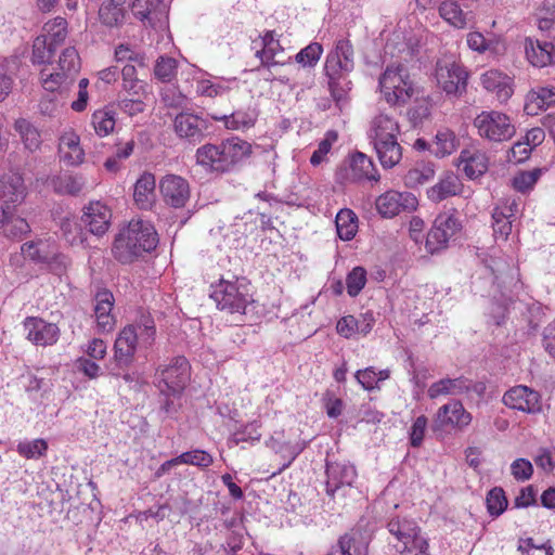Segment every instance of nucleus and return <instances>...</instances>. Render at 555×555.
<instances>
[{"label":"nucleus","instance_id":"4468645a","mask_svg":"<svg viewBox=\"0 0 555 555\" xmlns=\"http://www.w3.org/2000/svg\"><path fill=\"white\" fill-rule=\"evenodd\" d=\"M210 122L192 112H181L173 119V130L178 138L189 143H199L208 134Z\"/></svg>","mask_w":555,"mask_h":555},{"label":"nucleus","instance_id":"338daca9","mask_svg":"<svg viewBox=\"0 0 555 555\" xmlns=\"http://www.w3.org/2000/svg\"><path fill=\"white\" fill-rule=\"evenodd\" d=\"M163 4V0H134L132 3L133 15L140 21H150L151 15L155 13Z\"/></svg>","mask_w":555,"mask_h":555},{"label":"nucleus","instance_id":"58836bf2","mask_svg":"<svg viewBox=\"0 0 555 555\" xmlns=\"http://www.w3.org/2000/svg\"><path fill=\"white\" fill-rule=\"evenodd\" d=\"M14 129L18 132L24 146L30 151H37L41 145V135L38 129L28 120L21 118L14 124Z\"/></svg>","mask_w":555,"mask_h":555},{"label":"nucleus","instance_id":"0eeeda50","mask_svg":"<svg viewBox=\"0 0 555 555\" xmlns=\"http://www.w3.org/2000/svg\"><path fill=\"white\" fill-rule=\"evenodd\" d=\"M379 88L390 105H403L413 94V83L408 68L402 64H391L379 77Z\"/></svg>","mask_w":555,"mask_h":555},{"label":"nucleus","instance_id":"a211bd4d","mask_svg":"<svg viewBox=\"0 0 555 555\" xmlns=\"http://www.w3.org/2000/svg\"><path fill=\"white\" fill-rule=\"evenodd\" d=\"M325 491L331 498L345 487L352 486L357 478L356 467L346 461H333L326 463Z\"/></svg>","mask_w":555,"mask_h":555},{"label":"nucleus","instance_id":"f704fd0d","mask_svg":"<svg viewBox=\"0 0 555 555\" xmlns=\"http://www.w3.org/2000/svg\"><path fill=\"white\" fill-rule=\"evenodd\" d=\"M435 165L430 162H417L403 177L405 186L418 188L435 177Z\"/></svg>","mask_w":555,"mask_h":555},{"label":"nucleus","instance_id":"13d9d810","mask_svg":"<svg viewBox=\"0 0 555 555\" xmlns=\"http://www.w3.org/2000/svg\"><path fill=\"white\" fill-rule=\"evenodd\" d=\"M229 91V87L222 81H214L211 79H198L196 81V93L201 96L217 98L222 96Z\"/></svg>","mask_w":555,"mask_h":555},{"label":"nucleus","instance_id":"bf43d9fd","mask_svg":"<svg viewBox=\"0 0 555 555\" xmlns=\"http://www.w3.org/2000/svg\"><path fill=\"white\" fill-rule=\"evenodd\" d=\"M323 53L322 44L312 42L301 49L295 56L297 63L305 67H314Z\"/></svg>","mask_w":555,"mask_h":555},{"label":"nucleus","instance_id":"2f4dec72","mask_svg":"<svg viewBox=\"0 0 555 555\" xmlns=\"http://www.w3.org/2000/svg\"><path fill=\"white\" fill-rule=\"evenodd\" d=\"M114 306V296L108 291L99 292L95 296L94 314L99 330L108 332L114 326L112 309Z\"/></svg>","mask_w":555,"mask_h":555},{"label":"nucleus","instance_id":"6e6552de","mask_svg":"<svg viewBox=\"0 0 555 555\" xmlns=\"http://www.w3.org/2000/svg\"><path fill=\"white\" fill-rule=\"evenodd\" d=\"M336 179L339 183L374 185L380 181V175L371 157L362 152H354L338 168Z\"/></svg>","mask_w":555,"mask_h":555},{"label":"nucleus","instance_id":"3c124183","mask_svg":"<svg viewBox=\"0 0 555 555\" xmlns=\"http://www.w3.org/2000/svg\"><path fill=\"white\" fill-rule=\"evenodd\" d=\"M180 464L193 465L198 468L205 469L214 463V457L207 451L195 449L186 451L178 455Z\"/></svg>","mask_w":555,"mask_h":555},{"label":"nucleus","instance_id":"79ce46f5","mask_svg":"<svg viewBox=\"0 0 555 555\" xmlns=\"http://www.w3.org/2000/svg\"><path fill=\"white\" fill-rule=\"evenodd\" d=\"M461 163L464 164L463 170L470 179L481 176L487 170V164L482 154H470L469 151H462L460 156Z\"/></svg>","mask_w":555,"mask_h":555},{"label":"nucleus","instance_id":"052dcab7","mask_svg":"<svg viewBox=\"0 0 555 555\" xmlns=\"http://www.w3.org/2000/svg\"><path fill=\"white\" fill-rule=\"evenodd\" d=\"M125 15L121 9L109 5L108 1H104L99 10L101 22L108 27L120 26L125 21Z\"/></svg>","mask_w":555,"mask_h":555},{"label":"nucleus","instance_id":"bb28decb","mask_svg":"<svg viewBox=\"0 0 555 555\" xmlns=\"http://www.w3.org/2000/svg\"><path fill=\"white\" fill-rule=\"evenodd\" d=\"M56 248L54 241L38 240L36 242L24 243L21 247L22 255L11 257V261H20L22 257L28 258L38 263H47L52 258V254Z\"/></svg>","mask_w":555,"mask_h":555},{"label":"nucleus","instance_id":"423d86ee","mask_svg":"<svg viewBox=\"0 0 555 555\" xmlns=\"http://www.w3.org/2000/svg\"><path fill=\"white\" fill-rule=\"evenodd\" d=\"M387 530L396 541L390 543L399 555L412 551H417L415 555H429L428 541L421 534V527L414 519L405 516L391 517L387 522Z\"/></svg>","mask_w":555,"mask_h":555},{"label":"nucleus","instance_id":"dca6fc26","mask_svg":"<svg viewBox=\"0 0 555 555\" xmlns=\"http://www.w3.org/2000/svg\"><path fill=\"white\" fill-rule=\"evenodd\" d=\"M376 209L385 218H392L403 211L415 210L418 202L410 192L390 190L376 198Z\"/></svg>","mask_w":555,"mask_h":555},{"label":"nucleus","instance_id":"49530a36","mask_svg":"<svg viewBox=\"0 0 555 555\" xmlns=\"http://www.w3.org/2000/svg\"><path fill=\"white\" fill-rule=\"evenodd\" d=\"M439 14L447 23L456 28H463L466 25L465 14L455 1L441 2Z\"/></svg>","mask_w":555,"mask_h":555},{"label":"nucleus","instance_id":"c03bdc74","mask_svg":"<svg viewBox=\"0 0 555 555\" xmlns=\"http://www.w3.org/2000/svg\"><path fill=\"white\" fill-rule=\"evenodd\" d=\"M67 21L64 17L57 16L46 23L44 30L47 35L42 37L48 39V42L56 49L67 37Z\"/></svg>","mask_w":555,"mask_h":555},{"label":"nucleus","instance_id":"b1692460","mask_svg":"<svg viewBox=\"0 0 555 555\" xmlns=\"http://www.w3.org/2000/svg\"><path fill=\"white\" fill-rule=\"evenodd\" d=\"M135 328L130 325L125 326L118 334L115 345V360L119 365H129L135 353L137 347H139Z\"/></svg>","mask_w":555,"mask_h":555},{"label":"nucleus","instance_id":"6e6d98bb","mask_svg":"<svg viewBox=\"0 0 555 555\" xmlns=\"http://www.w3.org/2000/svg\"><path fill=\"white\" fill-rule=\"evenodd\" d=\"M492 228L495 240L506 241L512 232L513 220L507 218L506 211L494 209L492 212Z\"/></svg>","mask_w":555,"mask_h":555},{"label":"nucleus","instance_id":"f257e3e1","mask_svg":"<svg viewBox=\"0 0 555 555\" xmlns=\"http://www.w3.org/2000/svg\"><path fill=\"white\" fill-rule=\"evenodd\" d=\"M353 68L354 53L352 44L346 39L337 40L334 50L326 56L324 73L331 96L339 107L347 103L348 93L352 86L348 75Z\"/></svg>","mask_w":555,"mask_h":555},{"label":"nucleus","instance_id":"9d476101","mask_svg":"<svg viewBox=\"0 0 555 555\" xmlns=\"http://www.w3.org/2000/svg\"><path fill=\"white\" fill-rule=\"evenodd\" d=\"M435 77L437 86L449 96L459 98L466 92L468 72L455 60H439L436 64Z\"/></svg>","mask_w":555,"mask_h":555},{"label":"nucleus","instance_id":"72a5a7b5","mask_svg":"<svg viewBox=\"0 0 555 555\" xmlns=\"http://www.w3.org/2000/svg\"><path fill=\"white\" fill-rule=\"evenodd\" d=\"M400 128L398 122L389 115L380 113L371 121L369 137L372 141L392 139L398 137Z\"/></svg>","mask_w":555,"mask_h":555},{"label":"nucleus","instance_id":"a878e982","mask_svg":"<svg viewBox=\"0 0 555 555\" xmlns=\"http://www.w3.org/2000/svg\"><path fill=\"white\" fill-rule=\"evenodd\" d=\"M59 153L67 165H80L85 159V151L80 145L79 135L72 130L65 131L60 138Z\"/></svg>","mask_w":555,"mask_h":555},{"label":"nucleus","instance_id":"de8ad7c7","mask_svg":"<svg viewBox=\"0 0 555 555\" xmlns=\"http://www.w3.org/2000/svg\"><path fill=\"white\" fill-rule=\"evenodd\" d=\"M61 231L64 238L72 246L82 245L86 241L85 232L74 217H65L62 220Z\"/></svg>","mask_w":555,"mask_h":555},{"label":"nucleus","instance_id":"c756f323","mask_svg":"<svg viewBox=\"0 0 555 555\" xmlns=\"http://www.w3.org/2000/svg\"><path fill=\"white\" fill-rule=\"evenodd\" d=\"M462 183L453 172H446L439 181L427 190V197L434 203H440L461 192Z\"/></svg>","mask_w":555,"mask_h":555},{"label":"nucleus","instance_id":"20e7f679","mask_svg":"<svg viewBox=\"0 0 555 555\" xmlns=\"http://www.w3.org/2000/svg\"><path fill=\"white\" fill-rule=\"evenodd\" d=\"M190 379V364L185 357L178 356L168 363L160 364L156 371L157 388L165 396L163 410L166 413L176 411L170 397H179Z\"/></svg>","mask_w":555,"mask_h":555},{"label":"nucleus","instance_id":"a18cd8bd","mask_svg":"<svg viewBox=\"0 0 555 555\" xmlns=\"http://www.w3.org/2000/svg\"><path fill=\"white\" fill-rule=\"evenodd\" d=\"M389 376V370H380L377 372L373 366L359 370L356 373V379L365 390H373L377 388L378 383L388 379Z\"/></svg>","mask_w":555,"mask_h":555},{"label":"nucleus","instance_id":"0e129e2a","mask_svg":"<svg viewBox=\"0 0 555 555\" xmlns=\"http://www.w3.org/2000/svg\"><path fill=\"white\" fill-rule=\"evenodd\" d=\"M366 283V271L362 267L353 268L346 278L347 293L356 297Z\"/></svg>","mask_w":555,"mask_h":555},{"label":"nucleus","instance_id":"412c9836","mask_svg":"<svg viewBox=\"0 0 555 555\" xmlns=\"http://www.w3.org/2000/svg\"><path fill=\"white\" fill-rule=\"evenodd\" d=\"M482 384H473L472 380L461 376L456 378H442L430 385L427 395L430 399H436L440 396H460L467 393L472 390L481 392L483 390Z\"/></svg>","mask_w":555,"mask_h":555},{"label":"nucleus","instance_id":"603ef678","mask_svg":"<svg viewBox=\"0 0 555 555\" xmlns=\"http://www.w3.org/2000/svg\"><path fill=\"white\" fill-rule=\"evenodd\" d=\"M48 443L44 439L20 441L16 451L25 459H39L46 454Z\"/></svg>","mask_w":555,"mask_h":555},{"label":"nucleus","instance_id":"ddd939ff","mask_svg":"<svg viewBox=\"0 0 555 555\" xmlns=\"http://www.w3.org/2000/svg\"><path fill=\"white\" fill-rule=\"evenodd\" d=\"M459 219L449 212L439 214L426 237V249L430 254L448 247L450 240L460 231Z\"/></svg>","mask_w":555,"mask_h":555},{"label":"nucleus","instance_id":"7c9ffc66","mask_svg":"<svg viewBox=\"0 0 555 555\" xmlns=\"http://www.w3.org/2000/svg\"><path fill=\"white\" fill-rule=\"evenodd\" d=\"M217 121H222L227 129L245 130L255 126L258 119V111L256 107L248 106L234 111L230 115L212 116Z\"/></svg>","mask_w":555,"mask_h":555},{"label":"nucleus","instance_id":"4d7b16f0","mask_svg":"<svg viewBox=\"0 0 555 555\" xmlns=\"http://www.w3.org/2000/svg\"><path fill=\"white\" fill-rule=\"evenodd\" d=\"M55 48L48 42V39L37 37L33 44L31 61L34 64L49 63L54 55Z\"/></svg>","mask_w":555,"mask_h":555},{"label":"nucleus","instance_id":"6ab92c4d","mask_svg":"<svg viewBox=\"0 0 555 555\" xmlns=\"http://www.w3.org/2000/svg\"><path fill=\"white\" fill-rule=\"evenodd\" d=\"M503 403L511 409L525 413H537L541 411L540 393L522 385L507 390L503 396Z\"/></svg>","mask_w":555,"mask_h":555},{"label":"nucleus","instance_id":"4c0bfd02","mask_svg":"<svg viewBox=\"0 0 555 555\" xmlns=\"http://www.w3.org/2000/svg\"><path fill=\"white\" fill-rule=\"evenodd\" d=\"M337 234L343 241H350L358 231V219L356 214L350 209H341L335 219Z\"/></svg>","mask_w":555,"mask_h":555},{"label":"nucleus","instance_id":"39448f33","mask_svg":"<svg viewBox=\"0 0 555 555\" xmlns=\"http://www.w3.org/2000/svg\"><path fill=\"white\" fill-rule=\"evenodd\" d=\"M211 299L217 308L234 317L237 322H244V315L248 313L254 299L246 285L238 281L220 280L211 286Z\"/></svg>","mask_w":555,"mask_h":555},{"label":"nucleus","instance_id":"680f3d73","mask_svg":"<svg viewBox=\"0 0 555 555\" xmlns=\"http://www.w3.org/2000/svg\"><path fill=\"white\" fill-rule=\"evenodd\" d=\"M338 140V134L334 130H328L325 137L318 145V149L312 153L310 163L313 166H319L325 160L326 155L330 153L332 145Z\"/></svg>","mask_w":555,"mask_h":555},{"label":"nucleus","instance_id":"cd10ccee","mask_svg":"<svg viewBox=\"0 0 555 555\" xmlns=\"http://www.w3.org/2000/svg\"><path fill=\"white\" fill-rule=\"evenodd\" d=\"M156 180L151 172H144L137 180L133 191V199L138 208L149 210L156 201L155 193Z\"/></svg>","mask_w":555,"mask_h":555},{"label":"nucleus","instance_id":"8fccbe9b","mask_svg":"<svg viewBox=\"0 0 555 555\" xmlns=\"http://www.w3.org/2000/svg\"><path fill=\"white\" fill-rule=\"evenodd\" d=\"M115 60L117 63H134L139 67L146 66V56L144 53L132 49L129 44L120 43L115 48Z\"/></svg>","mask_w":555,"mask_h":555},{"label":"nucleus","instance_id":"c85d7f7f","mask_svg":"<svg viewBox=\"0 0 555 555\" xmlns=\"http://www.w3.org/2000/svg\"><path fill=\"white\" fill-rule=\"evenodd\" d=\"M372 144L384 169H391L400 163L402 147L398 142V137L372 141Z\"/></svg>","mask_w":555,"mask_h":555},{"label":"nucleus","instance_id":"a19ab883","mask_svg":"<svg viewBox=\"0 0 555 555\" xmlns=\"http://www.w3.org/2000/svg\"><path fill=\"white\" fill-rule=\"evenodd\" d=\"M466 44L470 50L483 54L486 52H495L499 39L494 35L486 37L480 31H469L466 35Z\"/></svg>","mask_w":555,"mask_h":555},{"label":"nucleus","instance_id":"e2e57ef3","mask_svg":"<svg viewBox=\"0 0 555 555\" xmlns=\"http://www.w3.org/2000/svg\"><path fill=\"white\" fill-rule=\"evenodd\" d=\"M362 547L352 534H345L327 555H361Z\"/></svg>","mask_w":555,"mask_h":555},{"label":"nucleus","instance_id":"2eb2a0df","mask_svg":"<svg viewBox=\"0 0 555 555\" xmlns=\"http://www.w3.org/2000/svg\"><path fill=\"white\" fill-rule=\"evenodd\" d=\"M26 338L40 347L53 346L57 343L61 331L55 323L48 322L39 317H27L23 321Z\"/></svg>","mask_w":555,"mask_h":555},{"label":"nucleus","instance_id":"ea45409f","mask_svg":"<svg viewBox=\"0 0 555 555\" xmlns=\"http://www.w3.org/2000/svg\"><path fill=\"white\" fill-rule=\"evenodd\" d=\"M91 125L99 137H106L114 131L116 113L109 107L98 109L92 114Z\"/></svg>","mask_w":555,"mask_h":555},{"label":"nucleus","instance_id":"4be33fe9","mask_svg":"<svg viewBox=\"0 0 555 555\" xmlns=\"http://www.w3.org/2000/svg\"><path fill=\"white\" fill-rule=\"evenodd\" d=\"M164 201L175 207H184L190 198V186L185 179L176 175L164 177L159 183Z\"/></svg>","mask_w":555,"mask_h":555},{"label":"nucleus","instance_id":"1a4fd4ad","mask_svg":"<svg viewBox=\"0 0 555 555\" xmlns=\"http://www.w3.org/2000/svg\"><path fill=\"white\" fill-rule=\"evenodd\" d=\"M478 134L490 142L501 143L511 140L516 128L511 118L498 111H483L474 119Z\"/></svg>","mask_w":555,"mask_h":555},{"label":"nucleus","instance_id":"09e8293b","mask_svg":"<svg viewBox=\"0 0 555 555\" xmlns=\"http://www.w3.org/2000/svg\"><path fill=\"white\" fill-rule=\"evenodd\" d=\"M85 186V180L80 176L64 175L54 181V189L57 193L77 195Z\"/></svg>","mask_w":555,"mask_h":555},{"label":"nucleus","instance_id":"7ed1b4c3","mask_svg":"<svg viewBox=\"0 0 555 555\" xmlns=\"http://www.w3.org/2000/svg\"><path fill=\"white\" fill-rule=\"evenodd\" d=\"M251 154V145L238 138L222 141L220 144H204L196 150V164L207 171L228 172Z\"/></svg>","mask_w":555,"mask_h":555},{"label":"nucleus","instance_id":"e433bc0d","mask_svg":"<svg viewBox=\"0 0 555 555\" xmlns=\"http://www.w3.org/2000/svg\"><path fill=\"white\" fill-rule=\"evenodd\" d=\"M459 145L460 140L455 133L448 128H443L436 133L433 152L438 157H446L456 151Z\"/></svg>","mask_w":555,"mask_h":555},{"label":"nucleus","instance_id":"473e14b6","mask_svg":"<svg viewBox=\"0 0 555 555\" xmlns=\"http://www.w3.org/2000/svg\"><path fill=\"white\" fill-rule=\"evenodd\" d=\"M555 104V88L539 87L526 96L525 111L528 115H538L542 109Z\"/></svg>","mask_w":555,"mask_h":555},{"label":"nucleus","instance_id":"864d4df0","mask_svg":"<svg viewBox=\"0 0 555 555\" xmlns=\"http://www.w3.org/2000/svg\"><path fill=\"white\" fill-rule=\"evenodd\" d=\"M486 504L491 516L498 517L503 514L508 504L504 490L499 487L491 489L487 494Z\"/></svg>","mask_w":555,"mask_h":555},{"label":"nucleus","instance_id":"f8f14e48","mask_svg":"<svg viewBox=\"0 0 555 555\" xmlns=\"http://www.w3.org/2000/svg\"><path fill=\"white\" fill-rule=\"evenodd\" d=\"M473 415L465 410L463 403L459 400H453L447 404L441 405L433 420V430H455L464 431L472 423Z\"/></svg>","mask_w":555,"mask_h":555},{"label":"nucleus","instance_id":"393cba45","mask_svg":"<svg viewBox=\"0 0 555 555\" xmlns=\"http://www.w3.org/2000/svg\"><path fill=\"white\" fill-rule=\"evenodd\" d=\"M260 41L261 49L257 50L255 55L260 60L262 67L269 70L271 67L286 64L284 61L275 60L279 54L283 53L284 49L279 39L275 38L274 31H266L260 37Z\"/></svg>","mask_w":555,"mask_h":555},{"label":"nucleus","instance_id":"c9c22d12","mask_svg":"<svg viewBox=\"0 0 555 555\" xmlns=\"http://www.w3.org/2000/svg\"><path fill=\"white\" fill-rule=\"evenodd\" d=\"M284 431L274 433L273 436L267 441V447L272 449L275 453H284L287 457V462L279 469V473L288 467L292 462L305 449V444H291L284 441Z\"/></svg>","mask_w":555,"mask_h":555},{"label":"nucleus","instance_id":"69168bd1","mask_svg":"<svg viewBox=\"0 0 555 555\" xmlns=\"http://www.w3.org/2000/svg\"><path fill=\"white\" fill-rule=\"evenodd\" d=\"M147 99L149 98H134V96L119 95V100L117 101V106L122 113L132 117V116L141 114L145 111Z\"/></svg>","mask_w":555,"mask_h":555},{"label":"nucleus","instance_id":"f03ea898","mask_svg":"<svg viewBox=\"0 0 555 555\" xmlns=\"http://www.w3.org/2000/svg\"><path fill=\"white\" fill-rule=\"evenodd\" d=\"M158 235L154 225L141 219H132L120 230L113 245V255L121 263H131L144 253L156 248Z\"/></svg>","mask_w":555,"mask_h":555},{"label":"nucleus","instance_id":"5701e85b","mask_svg":"<svg viewBox=\"0 0 555 555\" xmlns=\"http://www.w3.org/2000/svg\"><path fill=\"white\" fill-rule=\"evenodd\" d=\"M480 82L500 103H505L513 95V79L501 70H487L480 76Z\"/></svg>","mask_w":555,"mask_h":555},{"label":"nucleus","instance_id":"aec40b11","mask_svg":"<svg viewBox=\"0 0 555 555\" xmlns=\"http://www.w3.org/2000/svg\"><path fill=\"white\" fill-rule=\"evenodd\" d=\"M112 220V211L100 201L90 202L85 208L81 221L90 233L101 236L107 232Z\"/></svg>","mask_w":555,"mask_h":555},{"label":"nucleus","instance_id":"37998d69","mask_svg":"<svg viewBox=\"0 0 555 555\" xmlns=\"http://www.w3.org/2000/svg\"><path fill=\"white\" fill-rule=\"evenodd\" d=\"M135 328L139 348L149 349L155 341L156 328L154 321L150 317H143L140 322L131 324Z\"/></svg>","mask_w":555,"mask_h":555},{"label":"nucleus","instance_id":"5fc2aeb1","mask_svg":"<svg viewBox=\"0 0 555 555\" xmlns=\"http://www.w3.org/2000/svg\"><path fill=\"white\" fill-rule=\"evenodd\" d=\"M155 77L162 82H170L177 75V61L169 56H159L154 67Z\"/></svg>","mask_w":555,"mask_h":555},{"label":"nucleus","instance_id":"774afa93","mask_svg":"<svg viewBox=\"0 0 555 555\" xmlns=\"http://www.w3.org/2000/svg\"><path fill=\"white\" fill-rule=\"evenodd\" d=\"M59 67L67 75L78 73L80 67V59L74 47L66 48L59 60Z\"/></svg>","mask_w":555,"mask_h":555},{"label":"nucleus","instance_id":"9b49d317","mask_svg":"<svg viewBox=\"0 0 555 555\" xmlns=\"http://www.w3.org/2000/svg\"><path fill=\"white\" fill-rule=\"evenodd\" d=\"M25 197V185L22 176L10 172L0 179V228L15 215V209Z\"/></svg>","mask_w":555,"mask_h":555},{"label":"nucleus","instance_id":"f3484780","mask_svg":"<svg viewBox=\"0 0 555 555\" xmlns=\"http://www.w3.org/2000/svg\"><path fill=\"white\" fill-rule=\"evenodd\" d=\"M524 52L528 63L535 68L555 65V41L537 37H526Z\"/></svg>","mask_w":555,"mask_h":555}]
</instances>
